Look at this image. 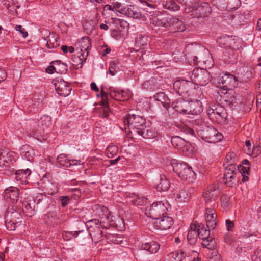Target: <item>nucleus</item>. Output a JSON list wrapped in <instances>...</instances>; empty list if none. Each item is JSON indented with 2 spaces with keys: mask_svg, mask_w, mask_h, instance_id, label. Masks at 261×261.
Wrapping results in <instances>:
<instances>
[{
  "mask_svg": "<svg viewBox=\"0 0 261 261\" xmlns=\"http://www.w3.org/2000/svg\"><path fill=\"white\" fill-rule=\"evenodd\" d=\"M96 215L100 219V223L106 229L110 227H115L119 230L125 228L123 219L120 216H112L105 206H97L95 209Z\"/></svg>",
  "mask_w": 261,
  "mask_h": 261,
  "instance_id": "obj_1",
  "label": "nucleus"
},
{
  "mask_svg": "<svg viewBox=\"0 0 261 261\" xmlns=\"http://www.w3.org/2000/svg\"><path fill=\"white\" fill-rule=\"evenodd\" d=\"M171 164L173 171L182 180L188 182H193L195 180L196 173L191 167L185 163L178 162L175 160H172L171 162Z\"/></svg>",
  "mask_w": 261,
  "mask_h": 261,
  "instance_id": "obj_2",
  "label": "nucleus"
},
{
  "mask_svg": "<svg viewBox=\"0 0 261 261\" xmlns=\"http://www.w3.org/2000/svg\"><path fill=\"white\" fill-rule=\"evenodd\" d=\"M170 208L167 202H156L146 208L145 213L147 217L157 220L164 216Z\"/></svg>",
  "mask_w": 261,
  "mask_h": 261,
  "instance_id": "obj_3",
  "label": "nucleus"
},
{
  "mask_svg": "<svg viewBox=\"0 0 261 261\" xmlns=\"http://www.w3.org/2000/svg\"><path fill=\"white\" fill-rule=\"evenodd\" d=\"M198 133L202 139L211 143L218 142L223 139L222 134L213 127H205L202 129L198 130Z\"/></svg>",
  "mask_w": 261,
  "mask_h": 261,
  "instance_id": "obj_4",
  "label": "nucleus"
},
{
  "mask_svg": "<svg viewBox=\"0 0 261 261\" xmlns=\"http://www.w3.org/2000/svg\"><path fill=\"white\" fill-rule=\"evenodd\" d=\"M88 223L90 224L88 231L93 241L97 243L103 239L104 232L101 230V228L106 227H103L102 223L101 224L100 219L90 220Z\"/></svg>",
  "mask_w": 261,
  "mask_h": 261,
  "instance_id": "obj_5",
  "label": "nucleus"
},
{
  "mask_svg": "<svg viewBox=\"0 0 261 261\" xmlns=\"http://www.w3.org/2000/svg\"><path fill=\"white\" fill-rule=\"evenodd\" d=\"M211 12V8L206 2H203L200 5L196 3L190 12L192 18H196L199 20L208 17Z\"/></svg>",
  "mask_w": 261,
  "mask_h": 261,
  "instance_id": "obj_6",
  "label": "nucleus"
},
{
  "mask_svg": "<svg viewBox=\"0 0 261 261\" xmlns=\"http://www.w3.org/2000/svg\"><path fill=\"white\" fill-rule=\"evenodd\" d=\"M124 123L129 129L137 133V130L144 127L145 119L139 115L128 114L125 117Z\"/></svg>",
  "mask_w": 261,
  "mask_h": 261,
  "instance_id": "obj_7",
  "label": "nucleus"
},
{
  "mask_svg": "<svg viewBox=\"0 0 261 261\" xmlns=\"http://www.w3.org/2000/svg\"><path fill=\"white\" fill-rule=\"evenodd\" d=\"M191 80L197 85H206L210 81V73L205 70L195 68L191 75Z\"/></svg>",
  "mask_w": 261,
  "mask_h": 261,
  "instance_id": "obj_8",
  "label": "nucleus"
},
{
  "mask_svg": "<svg viewBox=\"0 0 261 261\" xmlns=\"http://www.w3.org/2000/svg\"><path fill=\"white\" fill-rule=\"evenodd\" d=\"M237 173L238 171L234 165H227L225 167L223 181L228 187H232L238 181Z\"/></svg>",
  "mask_w": 261,
  "mask_h": 261,
  "instance_id": "obj_9",
  "label": "nucleus"
},
{
  "mask_svg": "<svg viewBox=\"0 0 261 261\" xmlns=\"http://www.w3.org/2000/svg\"><path fill=\"white\" fill-rule=\"evenodd\" d=\"M218 83L222 85L221 88L224 91H230L238 86L239 80L234 75L226 73L219 77Z\"/></svg>",
  "mask_w": 261,
  "mask_h": 261,
  "instance_id": "obj_10",
  "label": "nucleus"
},
{
  "mask_svg": "<svg viewBox=\"0 0 261 261\" xmlns=\"http://www.w3.org/2000/svg\"><path fill=\"white\" fill-rule=\"evenodd\" d=\"M149 22L154 26L166 28L168 23V16L159 11L150 12Z\"/></svg>",
  "mask_w": 261,
  "mask_h": 261,
  "instance_id": "obj_11",
  "label": "nucleus"
},
{
  "mask_svg": "<svg viewBox=\"0 0 261 261\" xmlns=\"http://www.w3.org/2000/svg\"><path fill=\"white\" fill-rule=\"evenodd\" d=\"M108 92V95L117 100L125 101L129 99L131 96V94L129 92L124 90H119L114 87H110L109 88Z\"/></svg>",
  "mask_w": 261,
  "mask_h": 261,
  "instance_id": "obj_12",
  "label": "nucleus"
},
{
  "mask_svg": "<svg viewBox=\"0 0 261 261\" xmlns=\"http://www.w3.org/2000/svg\"><path fill=\"white\" fill-rule=\"evenodd\" d=\"M219 194V190L213 187H208L203 195L205 204L211 206L215 205Z\"/></svg>",
  "mask_w": 261,
  "mask_h": 261,
  "instance_id": "obj_13",
  "label": "nucleus"
},
{
  "mask_svg": "<svg viewBox=\"0 0 261 261\" xmlns=\"http://www.w3.org/2000/svg\"><path fill=\"white\" fill-rule=\"evenodd\" d=\"M174 223V220L172 217L164 216L157 220L154 223V227L159 230H165L170 229Z\"/></svg>",
  "mask_w": 261,
  "mask_h": 261,
  "instance_id": "obj_14",
  "label": "nucleus"
},
{
  "mask_svg": "<svg viewBox=\"0 0 261 261\" xmlns=\"http://www.w3.org/2000/svg\"><path fill=\"white\" fill-rule=\"evenodd\" d=\"M205 220L207 228L214 229L217 224V216L214 209L207 207L205 213Z\"/></svg>",
  "mask_w": 261,
  "mask_h": 261,
  "instance_id": "obj_15",
  "label": "nucleus"
},
{
  "mask_svg": "<svg viewBox=\"0 0 261 261\" xmlns=\"http://www.w3.org/2000/svg\"><path fill=\"white\" fill-rule=\"evenodd\" d=\"M166 28L176 32L184 31L186 27L181 20L177 18L168 16V23Z\"/></svg>",
  "mask_w": 261,
  "mask_h": 261,
  "instance_id": "obj_16",
  "label": "nucleus"
},
{
  "mask_svg": "<svg viewBox=\"0 0 261 261\" xmlns=\"http://www.w3.org/2000/svg\"><path fill=\"white\" fill-rule=\"evenodd\" d=\"M208 114L212 118L215 117L219 122L224 121L227 117L226 110L221 106H218L216 109L209 110Z\"/></svg>",
  "mask_w": 261,
  "mask_h": 261,
  "instance_id": "obj_17",
  "label": "nucleus"
},
{
  "mask_svg": "<svg viewBox=\"0 0 261 261\" xmlns=\"http://www.w3.org/2000/svg\"><path fill=\"white\" fill-rule=\"evenodd\" d=\"M54 85L59 95L66 97L70 94L71 88L67 82L61 80L55 83Z\"/></svg>",
  "mask_w": 261,
  "mask_h": 261,
  "instance_id": "obj_18",
  "label": "nucleus"
},
{
  "mask_svg": "<svg viewBox=\"0 0 261 261\" xmlns=\"http://www.w3.org/2000/svg\"><path fill=\"white\" fill-rule=\"evenodd\" d=\"M3 195L5 199L15 202L19 199V191L17 188L11 186L5 190Z\"/></svg>",
  "mask_w": 261,
  "mask_h": 261,
  "instance_id": "obj_19",
  "label": "nucleus"
},
{
  "mask_svg": "<svg viewBox=\"0 0 261 261\" xmlns=\"http://www.w3.org/2000/svg\"><path fill=\"white\" fill-rule=\"evenodd\" d=\"M101 88V103L103 106L102 109L100 111V115L102 117H107L110 114V109L108 106V94L107 92H105L103 86Z\"/></svg>",
  "mask_w": 261,
  "mask_h": 261,
  "instance_id": "obj_20",
  "label": "nucleus"
},
{
  "mask_svg": "<svg viewBox=\"0 0 261 261\" xmlns=\"http://www.w3.org/2000/svg\"><path fill=\"white\" fill-rule=\"evenodd\" d=\"M137 133L143 138L147 139L158 138L159 135L157 131L154 130L149 127H147L145 124L144 125V127H142V129L141 128L139 129V130H137Z\"/></svg>",
  "mask_w": 261,
  "mask_h": 261,
  "instance_id": "obj_21",
  "label": "nucleus"
},
{
  "mask_svg": "<svg viewBox=\"0 0 261 261\" xmlns=\"http://www.w3.org/2000/svg\"><path fill=\"white\" fill-rule=\"evenodd\" d=\"M120 13L129 17L137 19L140 17L141 14L134 6H124L120 10Z\"/></svg>",
  "mask_w": 261,
  "mask_h": 261,
  "instance_id": "obj_22",
  "label": "nucleus"
},
{
  "mask_svg": "<svg viewBox=\"0 0 261 261\" xmlns=\"http://www.w3.org/2000/svg\"><path fill=\"white\" fill-rule=\"evenodd\" d=\"M110 22L113 28H116L118 30H120L121 33L128 32L129 24L126 21L117 18H112Z\"/></svg>",
  "mask_w": 261,
  "mask_h": 261,
  "instance_id": "obj_23",
  "label": "nucleus"
},
{
  "mask_svg": "<svg viewBox=\"0 0 261 261\" xmlns=\"http://www.w3.org/2000/svg\"><path fill=\"white\" fill-rule=\"evenodd\" d=\"M174 110L179 113L186 114V111L190 107L189 103L182 99L173 101L171 104Z\"/></svg>",
  "mask_w": 261,
  "mask_h": 261,
  "instance_id": "obj_24",
  "label": "nucleus"
},
{
  "mask_svg": "<svg viewBox=\"0 0 261 261\" xmlns=\"http://www.w3.org/2000/svg\"><path fill=\"white\" fill-rule=\"evenodd\" d=\"M210 57V54L209 51L203 47H199L197 56H195L193 57V63L197 64L199 62H206L207 58Z\"/></svg>",
  "mask_w": 261,
  "mask_h": 261,
  "instance_id": "obj_25",
  "label": "nucleus"
},
{
  "mask_svg": "<svg viewBox=\"0 0 261 261\" xmlns=\"http://www.w3.org/2000/svg\"><path fill=\"white\" fill-rule=\"evenodd\" d=\"M31 174V171L29 169L18 170L15 172V178L16 181L25 185L28 183V178Z\"/></svg>",
  "mask_w": 261,
  "mask_h": 261,
  "instance_id": "obj_26",
  "label": "nucleus"
},
{
  "mask_svg": "<svg viewBox=\"0 0 261 261\" xmlns=\"http://www.w3.org/2000/svg\"><path fill=\"white\" fill-rule=\"evenodd\" d=\"M174 198L178 202H187L191 197L190 189H183L174 194Z\"/></svg>",
  "mask_w": 261,
  "mask_h": 261,
  "instance_id": "obj_27",
  "label": "nucleus"
},
{
  "mask_svg": "<svg viewBox=\"0 0 261 261\" xmlns=\"http://www.w3.org/2000/svg\"><path fill=\"white\" fill-rule=\"evenodd\" d=\"M77 45L80 49L79 52L82 53H87V56L89 54V51L91 46V42L89 37H84L82 38L77 43Z\"/></svg>",
  "mask_w": 261,
  "mask_h": 261,
  "instance_id": "obj_28",
  "label": "nucleus"
},
{
  "mask_svg": "<svg viewBox=\"0 0 261 261\" xmlns=\"http://www.w3.org/2000/svg\"><path fill=\"white\" fill-rule=\"evenodd\" d=\"M154 100L158 102V105H162L163 107L166 110L169 107L171 104L170 99L163 92H160L156 93L153 97Z\"/></svg>",
  "mask_w": 261,
  "mask_h": 261,
  "instance_id": "obj_29",
  "label": "nucleus"
},
{
  "mask_svg": "<svg viewBox=\"0 0 261 261\" xmlns=\"http://www.w3.org/2000/svg\"><path fill=\"white\" fill-rule=\"evenodd\" d=\"M76 53L72 58L73 61V65L74 66H80L81 67L84 62H86L87 58L88 57L87 53H82L79 51V49H77Z\"/></svg>",
  "mask_w": 261,
  "mask_h": 261,
  "instance_id": "obj_30",
  "label": "nucleus"
},
{
  "mask_svg": "<svg viewBox=\"0 0 261 261\" xmlns=\"http://www.w3.org/2000/svg\"><path fill=\"white\" fill-rule=\"evenodd\" d=\"M5 219H6L7 221H13L19 223H20L21 222L20 213L13 208L8 209Z\"/></svg>",
  "mask_w": 261,
  "mask_h": 261,
  "instance_id": "obj_31",
  "label": "nucleus"
},
{
  "mask_svg": "<svg viewBox=\"0 0 261 261\" xmlns=\"http://www.w3.org/2000/svg\"><path fill=\"white\" fill-rule=\"evenodd\" d=\"M10 153L7 150H0V168L3 169L10 166Z\"/></svg>",
  "mask_w": 261,
  "mask_h": 261,
  "instance_id": "obj_32",
  "label": "nucleus"
},
{
  "mask_svg": "<svg viewBox=\"0 0 261 261\" xmlns=\"http://www.w3.org/2000/svg\"><path fill=\"white\" fill-rule=\"evenodd\" d=\"M210 229L206 228L204 225L202 224H197L196 225V231L197 236L201 240H207L208 241H209L208 238L210 234Z\"/></svg>",
  "mask_w": 261,
  "mask_h": 261,
  "instance_id": "obj_33",
  "label": "nucleus"
},
{
  "mask_svg": "<svg viewBox=\"0 0 261 261\" xmlns=\"http://www.w3.org/2000/svg\"><path fill=\"white\" fill-rule=\"evenodd\" d=\"M35 201L34 200L26 201L22 203V210L28 216H32L35 214Z\"/></svg>",
  "mask_w": 261,
  "mask_h": 261,
  "instance_id": "obj_34",
  "label": "nucleus"
},
{
  "mask_svg": "<svg viewBox=\"0 0 261 261\" xmlns=\"http://www.w3.org/2000/svg\"><path fill=\"white\" fill-rule=\"evenodd\" d=\"M60 45V38L59 36L55 34H50L47 39L46 45L49 49L57 48Z\"/></svg>",
  "mask_w": 261,
  "mask_h": 261,
  "instance_id": "obj_35",
  "label": "nucleus"
},
{
  "mask_svg": "<svg viewBox=\"0 0 261 261\" xmlns=\"http://www.w3.org/2000/svg\"><path fill=\"white\" fill-rule=\"evenodd\" d=\"M223 8L228 11L236 10L241 5L240 0H223Z\"/></svg>",
  "mask_w": 261,
  "mask_h": 261,
  "instance_id": "obj_36",
  "label": "nucleus"
},
{
  "mask_svg": "<svg viewBox=\"0 0 261 261\" xmlns=\"http://www.w3.org/2000/svg\"><path fill=\"white\" fill-rule=\"evenodd\" d=\"M190 85H192V83L187 81H177L174 82L173 85L174 87H178V92L187 93L190 90Z\"/></svg>",
  "mask_w": 261,
  "mask_h": 261,
  "instance_id": "obj_37",
  "label": "nucleus"
},
{
  "mask_svg": "<svg viewBox=\"0 0 261 261\" xmlns=\"http://www.w3.org/2000/svg\"><path fill=\"white\" fill-rule=\"evenodd\" d=\"M141 248L147 250L151 254L156 253L160 248V245L156 242H151L142 245Z\"/></svg>",
  "mask_w": 261,
  "mask_h": 261,
  "instance_id": "obj_38",
  "label": "nucleus"
},
{
  "mask_svg": "<svg viewBox=\"0 0 261 261\" xmlns=\"http://www.w3.org/2000/svg\"><path fill=\"white\" fill-rule=\"evenodd\" d=\"M170 186L169 180L164 175L160 176V182L156 185V189L158 191H166Z\"/></svg>",
  "mask_w": 261,
  "mask_h": 261,
  "instance_id": "obj_39",
  "label": "nucleus"
},
{
  "mask_svg": "<svg viewBox=\"0 0 261 261\" xmlns=\"http://www.w3.org/2000/svg\"><path fill=\"white\" fill-rule=\"evenodd\" d=\"M162 5L165 9L171 11H177L180 9V6L176 3L175 0L163 1Z\"/></svg>",
  "mask_w": 261,
  "mask_h": 261,
  "instance_id": "obj_40",
  "label": "nucleus"
},
{
  "mask_svg": "<svg viewBox=\"0 0 261 261\" xmlns=\"http://www.w3.org/2000/svg\"><path fill=\"white\" fill-rule=\"evenodd\" d=\"M57 162L60 167L64 168L70 167L69 159L68 155L61 154L57 158Z\"/></svg>",
  "mask_w": 261,
  "mask_h": 261,
  "instance_id": "obj_41",
  "label": "nucleus"
},
{
  "mask_svg": "<svg viewBox=\"0 0 261 261\" xmlns=\"http://www.w3.org/2000/svg\"><path fill=\"white\" fill-rule=\"evenodd\" d=\"M21 154L28 161H31L34 155L33 150L27 145H24L21 148Z\"/></svg>",
  "mask_w": 261,
  "mask_h": 261,
  "instance_id": "obj_42",
  "label": "nucleus"
},
{
  "mask_svg": "<svg viewBox=\"0 0 261 261\" xmlns=\"http://www.w3.org/2000/svg\"><path fill=\"white\" fill-rule=\"evenodd\" d=\"M42 99L34 97L32 100L31 104L29 106V111L34 113L38 111L42 106Z\"/></svg>",
  "mask_w": 261,
  "mask_h": 261,
  "instance_id": "obj_43",
  "label": "nucleus"
},
{
  "mask_svg": "<svg viewBox=\"0 0 261 261\" xmlns=\"http://www.w3.org/2000/svg\"><path fill=\"white\" fill-rule=\"evenodd\" d=\"M196 225L194 224L191 225V229L187 234V239L190 244H194L195 242L197 237L196 231Z\"/></svg>",
  "mask_w": 261,
  "mask_h": 261,
  "instance_id": "obj_44",
  "label": "nucleus"
},
{
  "mask_svg": "<svg viewBox=\"0 0 261 261\" xmlns=\"http://www.w3.org/2000/svg\"><path fill=\"white\" fill-rule=\"evenodd\" d=\"M178 3L185 6V12L190 13L191 9L196 5V0H177Z\"/></svg>",
  "mask_w": 261,
  "mask_h": 261,
  "instance_id": "obj_45",
  "label": "nucleus"
},
{
  "mask_svg": "<svg viewBox=\"0 0 261 261\" xmlns=\"http://www.w3.org/2000/svg\"><path fill=\"white\" fill-rule=\"evenodd\" d=\"M228 39V48L232 50H238L241 47V41L238 38H232L229 37Z\"/></svg>",
  "mask_w": 261,
  "mask_h": 261,
  "instance_id": "obj_46",
  "label": "nucleus"
},
{
  "mask_svg": "<svg viewBox=\"0 0 261 261\" xmlns=\"http://www.w3.org/2000/svg\"><path fill=\"white\" fill-rule=\"evenodd\" d=\"M55 66L56 72L59 73H65L67 70V65L66 64L61 63L60 61L53 62Z\"/></svg>",
  "mask_w": 261,
  "mask_h": 261,
  "instance_id": "obj_47",
  "label": "nucleus"
},
{
  "mask_svg": "<svg viewBox=\"0 0 261 261\" xmlns=\"http://www.w3.org/2000/svg\"><path fill=\"white\" fill-rule=\"evenodd\" d=\"M185 255L182 250L173 252L170 254L169 261H182Z\"/></svg>",
  "mask_w": 261,
  "mask_h": 261,
  "instance_id": "obj_48",
  "label": "nucleus"
},
{
  "mask_svg": "<svg viewBox=\"0 0 261 261\" xmlns=\"http://www.w3.org/2000/svg\"><path fill=\"white\" fill-rule=\"evenodd\" d=\"M188 102L189 103L190 107H188L189 108L186 111V114H197V113L200 112V110L198 106V102L190 101Z\"/></svg>",
  "mask_w": 261,
  "mask_h": 261,
  "instance_id": "obj_49",
  "label": "nucleus"
},
{
  "mask_svg": "<svg viewBox=\"0 0 261 261\" xmlns=\"http://www.w3.org/2000/svg\"><path fill=\"white\" fill-rule=\"evenodd\" d=\"M51 124V118L49 116L43 115L39 121V124L41 125L43 130L50 126Z\"/></svg>",
  "mask_w": 261,
  "mask_h": 261,
  "instance_id": "obj_50",
  "label": "nucleus"
},
{
  "mask_svg": "<svg viewBox=\"0 0 261 261\" xmlns=\"http://www.w3.org/2000/svg\"><path fill=\"white\" fill-rule=\"evenodd\" d=\"M83 231H64L62 233V237L64 240L68 241L72 239L73 238L76 237Z\"/></svg>",
  "mask_w": 261,
  "mask_h": 261,
  "instance_id": "obj_51",
  "label": "nucleus"
},
{
  "mask_svg": "<svg viewBox=\"0 0 261 261\" xmlns=\"http://www.w3.org/2000/svg\"><path fill=\"white\" fill-rule=\"evenodd\" d=\"M236 161V154L233 152H230L226 155L224 166L231 165H234V163Z\"/></svg>",
  "mask_w": 261,
  "mask_h": 261,
  "instance_id": "obj_52",
  "label": "nucleus"
},
{
  "mask_svg": "<svg viewBox=\"0 0 261 261\" xmlns=\"http://www.w3.org/2000/svg\"><path fill=\"white\" fill-rule=\"evenodd\" d=\"M227 38H229V37L225 36L219 37L217 40L218 45L221 47L225 48L227 49L228 44V39H227Z\"/></svg>",
  "mask_w": 261,
  "mask_h": 261,
  "instance_id": "obj_53",
  "label": "nucleus"
},
{
  "mask_svg": "<svg viewBox=\"0 0 261 261\" xmlns=\"http://www.w3.org/2000/svg\"><path fill=\"white\" fill-rule=\"evenodd\" d=\"M109 25L111 28V36L115 39H119L123 33L121 32L120 30H118L116 28H113V25H111V23L109 22Z\"/></svg>",
  "mask_w": 261,
  "mask_h": 261,
  "instance_id": "obj_54",
  "label": "nucleus"
},
{
  "mask_svg": "<svg viewBox=\"0 0 261 261\" xmlns=\"http://www.w3.org/2000/svg\"><path fill=\"white\" fill-rule=\"evenodd\" d=\"M118 151L117 146L115 145L109 146L107 148V154L109 158H112L116 155Z\"/></svg>",
  "mask_w": 261,
  "mask_h": 261,
  "instance_id": "obj_55",
  "label": "nucleus"
},
{
  "mask_svg": "<svg viewBox=\"0 0 261 261\" xmlns=\"http://www.w3.org/2000/svg\"><path fill=\"white\" fill-rule=\"evenodd\" d=\"M148 42V37L147 36H139L136 39V44L139 46H144Z\"/></svg>",
  "mask_w": 261,
  "mask_h": 261,
  "instance_id": "obj_56",
  "label": "nucleus"
},
{
  "mask_svg": "<svg viewBox=\"0 0 261 261\" xmlns=\"http://www.w3.org/2000/svg\"><path fill=\"white\" fill-rule=\"evenodd\" d=\"M171 142L175 147L178 149L181 148V144L184 143L182 139L179 137H174L171 139Z\"/></svg>",
  "mask_w": 261,
  "mask_h": 261,
  "instance_id": "obj_57",
  "label": "nucleus"
},
{
  "mask_svg": "<svg viewBox=\"0 0 261 261\" xmlns=\"http://www.w3.org/2000/svg\"><path fill=\"white\" fill-rule=\"evenodd\" d=\"M20 224L13 221H7L6 219L5 220L6 227L8 230L10 231L15 230L16 227L19 226Z\"/></svg>",
  "mask_w": 261,
  "mask_h": 261,
  "instance_id": "obj_58",
  "label": "nucleus"
},
{
  "mask_svg": "<svg viewBox=\"0 0 261 261\" xmlns=\"http://www.w3.org/2000/svg\"><path fill=\"white\" fill-rule=\"evenodd\" d=\"M261 152V147L260 146H257L255 147H253V149L249 148L247 151V153L249 155H253L257 156Z\"/></svg>",
  "mask_w": 261,
  "mask_h": 261,
  "instance_id": "obj_59",
  "label": "nucleus"
},
{
  "mask_svg": "<svg viewBox=\"0 0 261 261\" xmlns=\"http://www.w3.org/2000/svg\"><path fill=\"white\" fill-rule=\"evenodd\" d=\"M84 159V156L80 157L78 159H69L70 167L82 164Z\"/></svg>",
  "mask_w": 261,
  "mask_h": 261,
  "instance_id": "obj_60",
  "label": "nucleus"
},
{
  "mask_svg": "<svg viewBox=\"0 0 261 261\" xmlns=\"http://www.w3.org/2000/svg\"><path fill=\"white\" fill-rule=\"evenodd\" d=\"M251 258L252 261H261V249L255 251Z\"/></svg>",
  "mask_w": 261,
  "mask_h": 261,
  "instance_id": "obj_61",
  "label": "nucleus"
},
{
  "mask_svg": "<svg viewBox=\"0 0 261 261\" xmlns=\"http://www.w3.org/2000/svg\"><path fill=\"white\" fill-rule=\"evenodd\" d=\"M117 71V68L115 63L112 62L110 64L109 72L112 76H114Z\"/></svg>",
  "mask_w": 261,
  "mask_h": 261,
  "instance_id": "obj_62",
  "label": "nucleus"
},
{
  "mask_svg": "<svg viewBox=\"0 0 261 261\" xmlns=\"http://www.w3.org/2000/svg\"><path fill=\"white\" fill-rule=\"evenodd\" d=\"M239 172L238 174L240 173L241 174L249 175L250 167L249 166H240L239 168Z\"/></svg>",
  "mask_w": 261,
  "mask_h": 261,
  "instance_id": "obj_63",
  "label": "nucleus"
},
{
  "mask_svg": "<svg viewBox=\"0 0 261 261\" xmlns=\"http://www.w3.org/2000/svg\"><path fill=\"white\" fill-rule=\"evenodd\" d=\"M15 30L19 31L24 38L28 36V33L25 31V29L23 28L21 25H17L15 27Z\"/></svg>",
  "mask_w": 261,
  "mask_h": 261,
  "instance_id": "obj_64",
  "label": "nucleus"
}]
</instances>
